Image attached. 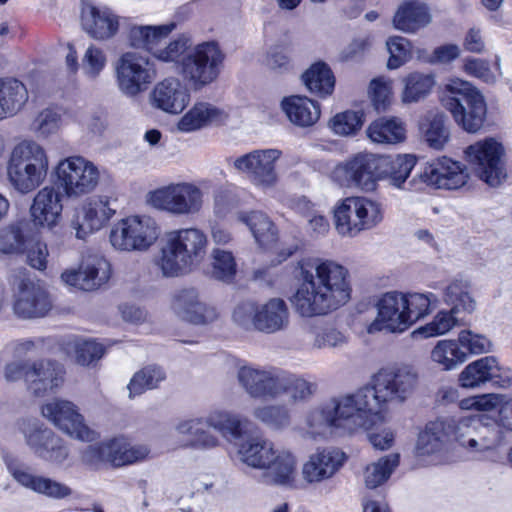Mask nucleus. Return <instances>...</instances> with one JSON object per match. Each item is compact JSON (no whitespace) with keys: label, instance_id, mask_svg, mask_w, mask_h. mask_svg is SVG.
Returning <instances> with one entry per match:
<instances>
[{"label":"nucleus","instance_id":"nucleus-33","mask_svg":"<svg viewBox=\"0 0 512 512\" xmlns=\"http://www.w3.org/2000/svg\"><path fill=\"white\" fill-rule=\"evenodd\" d=\"M152 97L156 107L173 114L182 112L190 100L187 88L176 78L164 79L158 83Z\"/></svg>","mask_w":512,"mask_h":512},{"label":"nucleus","instance_id":"nucleus-11","mask_svg":"<svg viewBox=\"0 0 512 512\" xmlns=\"http://www.w3.org/2000/svg\"><path fill=\"white\" fill-rule=\"evenodd\" d=\"M54 186L67 197L91 193L98 185V168L81 156L61 160L54 171Z\"/></svg>","mask_w":512,"mask_h":512},{"label":"nucleus","instance_id":"nucleus-39","mask_svg":"<svg viewBox=\"0 0 512 512\" xmlns=\"http://www.w3.org/2000/svg\"><path fill=\"white\" fill-rule=\"evenodd\" d=\"M207 428L210 427L206 417L181 420L175 426L178 434L189 436L188 447L200 450H210L219 445V439Z\"/></svg>","mask_w":512,"mask_h":512},{"label":"nucleus","instance_id":"nucleus-61","mask_svg":"<svg viewBox=\"0 0 512 512\" xmlns=\"http://www.w3.org/2000/svg\"><path fill=\"white\" fill-rule=\"evenodd\" d=\"M428 145L434 149H442L449 139V131L443 115H435L428 123L424 132Z\"/></svg>","mask_w":512,"mask_h":512},{"label":"nucleus","instance_id":"nucleus-59","mask_svg":"<svg viewBox=\"0 0 512 512\" xmlns=\"http://www.w3.org/2000/svg\"><path fill=\"white\" fill-rule=\"evenodd\" d=\"M117 442V449L114 453L113 466L130 465L144 460L149 454V449L145 445H130L122 438H114Z\"/></svg>","mask_w":512,"mask_h":512},{"label":"nucleus","instance_id":"nucleus-49","mask_svg":"<svg viewBox=\"0 0 512 512\" xmlns=\"http://www.w3.org/2000/svg\"><path fill=\"white\" fill-rule=\"evenodd\" d=\"M166 378L165 371L157 365H148L136 372L128 384L129 397L141 395L146 390L155 389Z\"/></svg>","mask_w":512,"mask_h":512},{"label":"nucleus","instance_id":"nucleus-14","mask_svg":"<svg viewBox=\"0 0 512 512\" xmlns=\"http://www.w3.org/2000/svg\"><path fill=\"white\" fill-rule=\"evenodd\" d=\"M27 253L29 264L38 270L47 265L48 249L37 229L31 226H3L0 229V253Z\"/></svg>","mask_w":512,"mask_h":512},{"label":"nucleus","instance_id":"nucleus-18","mask_svg":"<svg viewBox=\"0 0 512 512\" xmlns=\"http://www.w3.org/2000/svg\"><path fill=\"white\" fill-rule=\"evenodd\" d=\"M280 156L278 149L254 150L236 158L234 167L245 173L254 185L272 187L278 179L276 162Z\"/></svg>","mask_w":512,"mask_h":512},{"label":"nucleus","instance_id":"nucleus-9","mask_svg":"<svg viewBox=\"0 0 512 512\" xmlns=\"http://www.w3.org/2000/svg\"><path fill=\"white\" fill-rule=\"evenodd\" d=\"M444 301L450 310L439 311L431 322L420 327L415 333L424 337L446 334L453 327L464 324L467 315L476 308V301L469 293V286L463 281H453L444 291Z\"/></svg>","mask_w":512,"mask_h":512},{"label":"nucleus","instance_id":"nucleus-55","mask_svg":"<svg viewBox=\"0 0 512 512\" xmlns=\"http://www.w3.org/2000/svg\"><path fill=\"white\" fill-rule=\"evenodd\" d=\"M114 439L88 446L81 455L82 462L93 469H98L102 463L109 462L113 465L114 453L117 449Z\"/></svg>","mask_w":512,"mask_h":512},{"label":"nucleus","instance_id":"nucleus-44","mask_svg":"<svg viewBox=\"0 0 512 512\" xmlns=\"http://www.w3.org/2000/svg\"><path fill=\"white\" fill-rule=\"evenodd\" d=\"M495 367L496 358L494 356L482 357L464 368L459 375V382L465 388L479 387L490 381Z\"/></svg>","mask_w":512,"mask_h":512},{"label":"nucleus","instance_id":"nucleus-8","mask_svg":"<svg viewBox=\"0 0 512 512\" xmlns=\"http://www.w3.org/2000/svg\"><path fill=\"white\" fill-rule=\"evenodd\" d=\"M181 57L183 78L194 89H202L218 79L226 56L219 43L212 40L197 44L190 53Z\"/></svg>","mask_w":512,"mask_h":512},{"label":"nucleus","instance_id":"nucleus-54","mask_svg":"<svg viewBox=\"0 0 512 512\" xmlns=\"http://www.w3.org/2000/svg\"><path fill=\"white\" fill-rule=\"evenodd\" d=\"M316 390V384L298 375L283 371L281 382V396L288 394L294 401L308 399Z\"/></svg>","mask_w":512,"mask_h":512},{"label":"nucleus","instance_id":"nucleus-60","mask_svg":"<svg viewBox=\"0 0 512 512\" xmlns=\"http://www.w3.org/2000/svg\"><path fill=\"white\" fill-rule=\"evenodd\" d=\"M369 91L375 110L378 113L386 112L393 99L391 82L381 77L375 78L370 82Z\"/></svg>","mask_w":512,"mask_h":512},{"label":"nucleus","instance_id":"nucleus-1","mask_svg":"<svg viewBox=\"0 0 512 512\" xmlns=\"http://www.w3.org/2000/svg\"><path fill=\"white\" fill-rule=\"evenodd\" d=\"M296 277L299 283L290 302L302 317L327 315L351 298L349 271L333 260H302Z\"/></svg>","mask_w":512,"mask_h":512},{"label":"nucleus","instance_id":"nucleus-56","mask_svg":"<svg viewBox=\"0 0 512 512\" xmlns=\"http://www.w3.org/2000/svg\"><path fill=\"white\" fill-rule=\"evenodd\" d=\"M389 52L387 67L397 69L407 63L413 56L412 43L402 36H392L386 42Z\"/></svg>","mask_w":512,"mask_h":512},{"label":"nucleus","instance_id":"nucleus-52","mask_svg":"<svg viewBox=\"0 0 512 512\" xmlns=\"http://www.w3.org/2000/svg\"><path fill=\"white\" fill-rule=\"evenodd\" d=\"M406 320L408 328L431 312V306L438 302L434 293H406L404 294Z\"/></svg>","mask_w":512,"mask_h":512},{"label":"nucleus","instance_id":"nucleus-26","mask_svg":"<svg viewBox=\"0 0 512 512\" xmlns=\"http://www.w3.org/2000/svg\"><path fill=\"white\" fill-rule=\"evenodd\" d=\"M7 469L19 485L35 493L53 499H64L72 494L71 488L67 485L48 477L33 474L30 467L24 463L10 461L7 463Z\"/></svg>","mask_w":512,"mask_h":512},{"label":"nucleus","instance_id":"nucleus-6","mask_svg":"<svg viewBox=\"0 0 512 512\" xmlns=\"http://www.w3.org/2000/svg\"><path fill=\"white\" fill-rule=\"evenodd\" d=\"M49 168L46 151L34 141H22L12 150L7 177L22 194L36 190L45 181Z\"/></svg>","mask_w":512,"mask_h":512},{"label":"nucleus","instance_id":"nucleus-17","mask_svg":"<svg viewBox=\"0 0 512 512\" xmlns=\"http://www.w3.org/2000/svg\"><path fill=\"white\" fill-rule=\"evenodd\" d=\"M41 413L56 428L74 439L92 442L97 438V433L85 424L84 417L71 401L53 399L42 406Z\"/></svg>","mask_w":512,"mask_h":512},{"label":"nucleus","instance_id":"nucleus-40","mask_svg":"<svg viewBox=\"0 0 512 512\" xmlns=\"http://www.w3.org/2000/svg\"><path fill=\"white\" fill-rule=\"evenodd\" d=\"M414 155H380V180L387 179L395 187H401L416 165Z\"/></svg>","mask_w":512,"mask_h":512},{"label":"nucleus","instance_id":"nucleus-64","mask_svg":"<svg viewBox=\"0 0 512 512\" xmlns=\"http://www.w3.org/2000/svg\"><path fill=\"white\" fill-rule=\"evenodd\" d=\"M458 341L471 354H482L491 351L492 344L489 339L470 330H463L459 333Z\"/></svg>","mask_w":512,"mask_h":512},{"label":"nucleus","instance_id":"nucleus-25","mask_svg":"<svg viewBox=\"0 0 512 512\" xmlns=\"http://www.w3.org/2000/svg\"><path fill=\"white\" fill-rule=\"evenodd\" d=\"M358 224H379L383 220L381 204L366 197L350 196L341 199L333 209L334 224H352V215Z\"/></svg>","mask_w":512,"mask_h":512},{"label":"nucleus","instance_id":"nucleus-63","mask_svg":"<svg viewBox=\"0 0 512 512\" xmlns=\"http://www.w3.org/2000/svg\"><path fill=\"white\" fill-rule=\"evenodd\" d=\"M292 53L293 45L291 42L273 46L268 54V64L270 68L280 72H287L292 69Z\"/></svg>","mask_w":512,"mask_h":512},{"label":"nucleus","instance_id":"nucleus-58","mask_svg":"<svg viewBox=\"0 0 512 512\" xmlns=\"http://www.w3.org/2000/svg\"><path fill=\"white\" fill-rule=\"evenodd\" d=\"M71 349L75 352L76 362L83 366L99 360L104 354L103 346L91 340L74 339L67 345L68 352Z\"/></svg>","mask_w":512,"mask_h":512},{"label":"nucleus","instance_id":"nucleus-10","mask_svg":"<svg viewBox=\"0 0 512 512\" xmlns=\"http://www.w3.org/2000/svg\"><path fill=\"white\" fill-rule=\"evenodd\" d=\"M175 28V24L159 26H133L129 31L130 44L149 52L161 62H178L189 49V39L179 36L166 44V39Z\"/></svg>","mask_w":512,"mask_h":512},{"label":"nucleus","instance_id":"nucleus-21","mask_svg":"<svg viewBox=\"0 0 512 512\" xmlns=\"http://www.w3.org/2000/svg\"><path fill=\"white\" fill-rule=\"evenodd\" d=\"M283 370H263L250 366L239 368L237 378L244 390L255 399H276L281 396Z\"/></svg>","mask_w":512,"mask_h":512},{"label":"nucleus","instance_id":"nucleus-12","mask_svg":"<svg viewBox=\"0 0 512 512\" xmlns=\"http://www.w3.org/2000/svg\"><path fill=\"white\" fill-rule=\"evenodd\" d=\"M148 202L154 208L172 215H193L202 208L203 193L191 183H172L150 191Z\"/></svg>","mask_w":512,"mask_h":512},{"label":"nucleus","instance_id":"nucleus-23","mask_svg":"<svg viewBox=\"0 0 512 512\" xmlns=\"http://www.w3.org/2000/svg\"><path fill=\"white\" fill-rule=\"evenodd\" d=\"M171 308L180 319L195 325L213 323L219 315L215 307L200 300L195 288L178 290L173 296Z\"/></svg>","mask_w":512,"mask_h":512},{"label":"nucleus","instance_id":"nucleus-15","mask_svg":"<svg viewBox=\"0 0 512 512\" xmlns=\"http://www.w3.org/2000/svg\"><path fill=\"white\" fill-rule=\"evenodd\" d=\"M18 426L26 445L37 458L52 464H62L68 458L66 442L39 420L23 419Z\"/></svg>","mask_w":512,"mask_h":512},{"label":"nucleus","instance_id":"nucleus-50","mask_svg":"<svg viewBox=\"0 0 512 512\" xmlns=\"http://www.w3.org/2000/svg\"><path fill=\"white\" fill-rule=\"evenodd\" d=\"M210 428L219 432L223 437L239 439L242 436V423L238 415L227 410H214L207 416Z\"/></svg>","mask_w":512,"mask_h":512},{"label":"nucleus","instance_id":"nucleus-32","mask_svg":"<svg viewBox=\"0 0 512 512\" xmlns=\"http://www.w3.org/2000/svg\"><path fill=\"white\" fill-rule=\"evenodd\" d=\"M449 427L453 428L455 439L465 448L471 451H485L495 446V440L483 434L486 430L482 427L478 417H463L458 421L452 420Z\"/></svg>","mask_w":512,"mask_h":512},{"label":"nucleus","instance_id":"nucleus-34","mask_svg":"<svg viewBox=\"0 0 512 512\" xmlns=\"http://www.w3.org/2000/svg\"><path fill=\"white\" fill-rule=\"evenodd\" d=\"M345 454L336 449H324L311 455L303 466V476L308 482L330 478L343 465Z\"/></svg>","mask_w":512,"mask_h":512},{"label":"nucleus","instance_id":"nucleus-5","mask_svg":"<svg viewBox=\"0 0 512 512\" xmlns=\"http://www.w3.org/2000/svg\"><path fill=\"white\" fill-rule=\"evenodd\" d=\"M441 102L464 131L476 133L483 127L487 115L486 101L471 83L461 79L450 80L443 89Z\"/></svg>","mask_w":512,"mask_h":512},{"label":"nucleus","instance_id":"nucleus-4","mask_svg":"<svg viewBox=\"0 0 512 512\" xmlns=\"http://www.w3.org/2000/svg\"><path fill=\"white\" fill-rule=\"evenodd\" d=\"M331 428L354 432L370 429L367 416L357 403L354 394L331 398L310 410L306 416V435L310 438L324 436Z\"/></svg>","mask_w":512,"mask_h":512},{"label":"nucleus","instance_id":"nucleus-38","mask_svg":"<svg viewBox=\"0 0 512 512\" xmlns=\"http://www.w3.org/2000/svg\"><path fill=\"white\" fill-rule=\"evenodd\" d=\"M306 89L319 98H327L335 89V75L330 66L324 61H316L306 69L302 76Z\"/></svg>","mask_w":512,"mask_h":512},{"label":"nucleus","instance_id":"nucleus-29","mask_svg":"<svg viewBox=\"0 0 512 512\" xmlns=\"http://www.w3.org/2000/svg\"><path fill=\"white\" fill-rule=\"evenodd\" d=\"M160 235L158 226H116L110 232L112 246L121 251H143Z\"/></svg>","mask_w":512,"mask_h":512},{"label":"nucleus","instance_id":"nucleus-2","mask_svg":"<svg viewBox=\"0 0 512 512\" xmlns=\"http://www.w3.org/2000/svg\"><path fill=\"white\" fill-rule=\"evenodd\" d=\"M418 379L417 370L410 365L381 369L373 376L371 385L353 393L367 416L369 427L382 421V411L387 403H403L408 399L416 389Z\"/></svg>","mask_w":512,"mask_h":512},{"label":"nucleus","instance_id":"nucleus-62","mask_svg":"<svg viewBox=\"0 0 512 512\" xmlns=\"http://www.w3.org/2000/svg\"><path fill=\"white\" fill-rule=\"evenodd\" d=\"M81 211L83 218L90 224L97 222L98 224H106L115 214V210L109 207L108 202L101 200L87 201L82 207Z\"/></svg>","mask_w":512,"mask_h":512},{"label":"nucleus","instance_id":"nucleus-31","mask_svg":"<svg viewBox=\"0 0 512 512\" xmlns=\"http://www.w3.org/2000/svg\"><path fill=\"white\" fill-rule=\"evenodd\" d=\"M281 109L287 119L295 126L309 128L314 126L321 116L318 101L304 95H289L282 99Z\"/></svg>","mask_w":512,"mask_h":512},{"label":"nucleus","instance_id":"nucleus-43","mask_svg":"<svg viewBox=\"0 0 512 512\" xmlns=\"http://www.w3.org/2000/svg\"><path fill=\"white\" fill-rule=\"evenodd\" d=\"M402 101L414 103L426 98L433 90L436 81L432 73L414 71L403 78Z\"/></svg>","mask_w":512,"mask_h":512},{"label":"nucleus","instance_id":"nucleus-42","mask_svg":"<svg viewBox=\"0 0 512 512\" xmlns=\"http://www.w3.org/2000/svg\"><path fill=\"white\" fill-rule=\"evenodd\" d=\"M367 135L376 143L397 144L406 139V128L404 123L396 117H380L370 123Z\"/></svg>","mask_w":512,"mask_h":512},{"label":"nucleus","instance_id":"nucleus-51","mask_svg":"<svg viewBox=\"0 0 512 512\" xmlns=\"http://www.w3.org/2000/svg\"><path fill=\"white\" fill-rule=\"evenodd\" d=\"M399 464V454H390L368 465L364 471L365 485L375 489L385 483Z\"/></svg>","mask_w":512,"mask_h":512},{"label":"nucleus","instance_id":"nucleus-46","mask_svg":"<svg viewBox=\"0 0 512 512\" xmlns=\"http://www.w3.org/2000/svg\"><path fill=\"white\" fill-rule=\"evenodd\" d=\"M219 114L217 108L198 102L180 118L177 128L181 132L196 131L210 124Z\"/></svg>","mask_w":512,"mask_h":512},{"label":"nucleus","instance_id":"nucleus-27","mask_svg":"<svg viewBox=\"0 0 512 512\" xmlns=\"http://www.w3.org/2000/svg\"><path fill=\"white\" fill-rule=\"evenodd\" d=\"M120 88L129 95H136L148 88L154 78V71L146 68L143 59L135 53H124L116 67Z\"/></svg>","mask_w":512,"mask_h":512},{"label":"nucleus","instance_id":"nucleus-7","mask_svg":"<svg viewBox=\"0 0 512 512\" xmlns=\"http://www.w3.org/2000/svg\"><path fill=\"white\" fill-rule=\"evenodd\" d=\"M238 454L248 466L267 469L276 484L288 485L295 477V457L288 450L275 449L274 444L266 438L247 439L240 445Z\"/></svg>","mask_w":512,"mask_h":512},{"label":"nucleus","instance_id":"nucleus-3","mask_svg":"<svg viewBox=\"0 0 512 512\" xmlns=\"http://www.w3.org/2000/svg\"><path fill=\"white\" fill-rule=\"evenodd\" d=\"M207 244L206 234L196 227L171 232L155 256L154 264L165 278L188 275L205 258Z\"/></svg>","mask_w":512,"mask_h":512},{"label":"nucleus","instance_id":"nucleus-20","mask_svg":"<svg viewBox=\"0 0 512 512\" xmlns=\"http://www.w3.org/2000/svg\"><path fill=\"white\" fill-rule=\"evenodd\" d=\"M419 177L428 186L447 190L459 189L469 179L466 168L460 162L446 156L426 163Z\"/></svg>","mask_w":512,"mask_h":512},{"label":"nucleus","instance_id":"nucleus-13","mask_svg":"<svg viewBox=\"0 0 512 512\" xmlns=\"http://www.w3.org/2000/svg\"><path fill=\"white\" fill-rule=\"evenodd\" d=\"M466 160L474 167L479 178L490 186H497L506 177L505 148L493 137H486L469 145Z\"/></svg>","mask_w":512,"mask_h":512},{"label":"nucleus","instance_id":"nucleus-28","mask_svg":"<svg viewBox=\"0 0 512 512\" xmlns=\"http://www.w3.org/2000/svg\"><path fill=\"white\" fill-rule=\"evenodd\" d=\"M83 30L96 40L114 37L119 30V17L108 7L84 4L81 11Z\"/></svg>","mask_w":512,"mask_h":512},{"label":"nucleus","instance_id":"nucleus-57","mask_svg":"<svg viewBox=\"0 0 512 512\" xmlns=\"http://www.w3.org/2000/svg\"><path fill=\"white\" fill-rule=\"evenodd\" d=\"M235 274L236 262L232 253L214 249L212 252V277L223 282H230Z\"/></svg>","mask_w":512,"mask_h":512},{"label":"nucleus","instance_id":"nucleus-37","mask_svg":"<svg viewBox=\"0 0 512 512\" xmlns=\"http://www.w3.org/2000/svg\"><path fill=\"white\" fill-rule=\"evenodd\" d=\"M289 311L283 299L272 298L258 306L255 315V329L265 333H275L287 327Z\"/></svg>","mask_w":512,"mask_h":512},{"label":"nucleus","instance_id":"nucleus-53","mask_svg":"<svg viewBox=\"0 0 512 512\" xmlns=\"http://www.w3.org/2000/svg\"><path fill=\"white\" fill-rule=\"evenodd\" d=\"M431 358L444 370H452L466 361L467 353L461 350L456 341L441 340L433 348Z\"/></svg>","mask_w":512,"mask_h":512},{"label":"nucleus","instance_id":"nucleus-48","mask_svg":"<svg viewBox=\"0 0 512 512\" xmlns=\"http://www.w3.org/2000/svg\"><path fill=\"white\" fill-rule=\"evenodd\" d=\"M365 121L366 114L363 109H348L336 113L329 120V127L337 135L355 136L361 131Z\"/></svg>","mask_w":512,"mask_h":512},{"label":"nucleus","instance_id":"nucleus-45","mask_svg":"<svg viewBox=\"0 0 512 512\" xmlns=\"http://www.w3.org/2000/svg\"><path fill=\"white\" fill-rule=\"evenodd\" d=\"M445 425L441 421L430 422L419 434L415 447L417 457H425L440 452L444 446Z\"/></svg>","mask_w":512,"mask_h":512},{"label":"nucleus","instance_id":"nucleus-35","mask_svg":"<svg viewBox=\"0 0 512 512\" xmlns=\"http://www.w3.org/2000/svg\"><path fill=\"white\" fill-rule=\"evenodd\" d=\"M431 21L429 7L418 0H405L393 17L394 27L407 33H415Z\"/></svg>","mask_w":512,"mask_h":512},{"label":"nucleus","instance_id":"nucleus-41","mask_svg":"<svg viewBox=\"0 0 512 512\" xmlns=\"http://www.w3.org/2000/svg\"><path fill=\"white\" fill-rule=\"evenodd\" d=\"M28 100L26 86L15 78H0V120L16 114Z\"/></svg>","mask_w":512,"mask_h":512},{"label":"nucleus","instance_id":"nucleus-16","mask_svg":"<svg viewBox=\"0 0 512 512\" xmlns=\"http://www.w3.org/2000/svg\"><path fill=\"white\" fill-rule=\"evenodd\" d=\"M380 169V155L359 152L339 163L335 173L347 186L372 192L380 181Z\"/></svg>","mask_w":512,"mask_h":512},{"label":"nucleus","instance_id":"nucleus-36","mask_svg":"<svg viewBox=\"0 0 512 512\" xmlns=\"http://www.w3.org/2000/svg\"><path fill=\"white\" fill-rule=\"evenodd\" d=\"M61 196L54 187L41 189L30 207L32 224H57L62 212Z\"/></svg>","mask_w":512,"mask_h":512},{"label":"nucleus","instance_id":"nucleus-22","mask_svg":"<svg viewBox=\"0 0 512 512\" xmlns=\"http://www.w3.org/2000/svg\"><path fill=\"white\" fill-rule=\"evenodd\" d=\"M111 264L103 256L92 255L83 260L78 270L65 271L62 280L83 291H93L108 282Z\"/></svg>","mask_w":512,"mask_h":512},{"label":"nucleus","instance_id":"nucleus-47","mask_svg":"<svg viewBox=\"0 0 512 512\" xmlns=\"http://www.w3.org/2000/svg\"><path fill=\"white\" fill-rule=\"evenodd\" d=\"M254 418L272 430H283L291 424V414L287 406L281 404L260 405L253 410Z\"/></svg>","mask_w":512,"mask_h":512},{"label":"nucleus","instance_id":"nucleus-19","mask_svg":"<svg viewBox=\"0 0 512 512\" xmlns=\"http://www.w3.org/2000/svg\"><path fill=\"white\" fill-rule=\"evenodd\" d=\"M52 300L46 289L30 279H23L14 293L13 312L22 319H35L47 315Z\"/></svg>","mask_w":512,"mask_h":512},{"label":"nucleus","instance_id":"nucleus-24","mask_svg":"<svg viewBox=\"0 0 512 512\" xmlns=\"http://www.w3.org/2000/svg\"><path fill=\"white\" fill-rule=\"evenodd\" d=\"M405 313L404 293L397 291L385 293L377 302V317L369 325L368 332L374 333L382 329L390 332H404L408 329Z\"/></svg>","mask_w":512,"mask_h":512},{"label":"nucleus","instance_id":"nucleus-30","mask_svg":"<svg viewBox=\"0 0 512 512\" xmlns=\"http://www.w3.org/2000/svg\"><path fill=\"white\" fill-rule=\"evenodd\" d=\"M63 375L60 364L50 360L35 361L26 372V385L34 395L43 396L63 383Z\"/></svg>","mask_w":512,"mask_h":512}]
</instances>
